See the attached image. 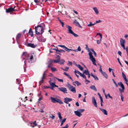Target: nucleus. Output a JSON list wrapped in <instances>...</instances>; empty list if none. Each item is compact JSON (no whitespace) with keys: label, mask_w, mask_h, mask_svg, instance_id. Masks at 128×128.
Masks as SVG:
<instances>
[{"label":"nucleus","mask_w":128,"mask_h":128,"mask_svg":"<svg viewBox=\"0 0 128 128\" xmlns=\"http://www.w3.org/2000/svg\"><path fill=\"white\" fill-rule=\"evenodd\" d=\"M22 58L23 60H25L24 61V64L25 62L28 60L29 62H31L32 60L33 59V56L32 54H28L26 52H24L22 56Z\"/></svg>","instance_id":"obj_1"},{"label":"nucleus","mask_w":128,"mask_h":128,"mask_svg":"<svg viewBox=\"0 0 128 128\" xmlns=\"http://www.w3.org/2000/svg\"><path fill=\"white\" fill-rule=\"evenodd\" d=\"M35 29L36 30V34L40 35L42 33L43 28L40 25H39L37 27H35Z\"/></svg>","instance_id":"obj_2"},{"label":"nucleus","mask_w":128,"mask_h":128,"mask_svg":"<svg viewBox=\"0 0 128 128\" xmlns=\"http://www.w3.org/2000/svg\"><path fill=\"white\" fill-rule=\"evenodd\" d=\"M66 27L67 28H68V33L69 34H71L73 35L75 37H78V35L74 33L72 31V28L71 27L68 25H66Z\"/></svg>","instance_id":"obj_3"},{"label":"nucleus","mask_w":128,"mask_h":128,"mask_svg":"<svg viewBox=\"0 0 128 128\" xmlns=\"http://www.w3.org/2000/svg\"><path fill=\"white\" fill-rule=\"evenodd\" d=\"M50 98L51 100V102L53 103L58 102L60 104H62L63 103V102L60 100H59L52 97H50Z\"/></svg>","instance_id":"obj_4"},{"label":"nucleus","mask_w":128,"mask_h":128,"mask_svg":"<svg viewBox=\"0 0 128 128\" xmlns=\"http://www.w3.org/2000/svg\"><path fill=\"white\" fill-rule=\"evenodd\" d=\"M67 86L70 91L73 93H76V91L75 88L68 83V84Z\"/></svg>","instance_id":"obj_5"},{"label":"nucleus","mask_w":128,"mask_h":128,"mask_svg":"<svg viewBox=\"0 0 128 128\" xmlns=\"http://www.w3.org/2000/svg\"><path fill=\"white\" fill-rule=\"evenodd\" d=\"M59 91L62 92L64 93H67V89L64 87H61L58 88Z\"/></svg>","instance_id":"obj_6"},{"label":"nucleus","mask_w":128,"mask_h":128,"mask_svg":"<svg viewBox=\"0 0 128 128\" xmlns=\"http://www.w3.org/2000/svg\"><path fill=\"white\" fill-rule=\"evenodd\" d=\"M64 102L67 104H68L69 102H70L72 100V99L68 98H64Z\"/></svg>","instance_id":"obj_7"},{"label":"nucleus","mask_w":128,"mask_h":128,"mask_svg":"<svg viewBox=\"0 0 128 128\" xmlns=\"http://www.w3.org/2000/svg\"><path fill=\"white\" fill-rule=\"evenodd\" d=\"M92 100L93 104L95 107H97V106L96 101L94 97L93 96L92 98Z\"/></svg>","instance_id":"obj_8"},{"label":"nucleus","mask_w":128,"mask_h":128,"mask_svg":"<svg viewBox=\"0 0 128 128\" xmlns=\"http://www.w3.org/2000/svg\"><path fill=\"white\" fill-rule=\"evenodd\" d=\"M57 60H53L52 61V62H54V63H59V62L60 61V57L59 56H57Z\"/></svg>","instance_id":"obj_9"},{"label":"nucleus","mask_w":128,"mask_h":128,"mask_svg":"<svg viewBox=\"0 0 128 128\" xmlns=\"http://www.w3.org/2000/svg\"><path fill=\"white\" fill-rule=\"evenodd\" d=\"M90 59L92 61L94 64L95 66H96V61L93 56L90 57Z\"/></svg>","instance_id":"obj_10"},{"label":"nucleus","mask_w":128,"mask_h":128,"mask_svg":"<svg viewBox=\"0 0 128 128\" xmlns=\"http://www.w3.org/2000/svg\"><path fill=\"white\" fill-rule=\"evenodd\" d=\"M43 76L41 78V80L39 82V83L40 84V83L42 82V83H43V82L44 80L46 79V74L45 73V72H44L43 74Z\"/></svg>","instance_id":"obj_11"},{"label":"nucleus","mask_w":128,"mask_h":128,"mask_svg":"<svg viewBox=\"0 0 128 128\" xmlns=\"http://www.w3.org/2000/svg\"><path fill=\"white\" fill-rule=\"evenodd\" d=\"M73 23L76 25L78 26L79 27L82 28V26L80 25L79 22L76 20H74Z\"/></svg>","instance_id":"obj_12"},{"label":"nucleus","mask_w":128,"mask_h":128,"mask_svg":"<svg viewBox=\"0 0 128 128\" xmlns=\"http://www.w3.org/2000/svg\"><path fill=\"white\" fill-rule=\"evenodd\" d=\"M74 113L76 116L78 117H80L82 115L78 110L74 111Z\"/></svg>","instance_id":"obj_13"},{"label":"nucleus","mask_w":128,"mask_h":128,"mask_svg":"<svg viewBox=\"0 0 128 128\" xmlns=\"http://www.w3.org/2000/svg\"><path fill=\"white\" fill-rule=\"evenodd\" d=\"M27 46L32 48H34L37 46V45L32 43H28L27 44Z\"/></svg>","instance_id":"obj_14"},{"label":"nucleus","mask_w":128,"mask_h":128,"mask_svg":"<svg viewBox=\"0 0 128 128\" xmlns=\"http://www.w3.org/2000/svg\"><path fill=\"white\" fill-rule=\"evenodd\" d=\"M38 40L40 42H44L46 40L43 37L40 36L38 38Z\"/></svg>","instance_id":"obj_15"},{"label":"nucleus","mask_w":128,"mask_h":128,"mask_svg":"<svg viewBox=\"0 0 128 128\" xmlns=\"http://www.w3.org/2000/svg\"><path fill=\"white\" fill-rule=\"evenodd\" d=\"M30 126L32 127H34V126L37 125V124L36 123V121L33 122H30Z\"/></svg>","instance_id":"obj_16"},{"label":"nucleus","mask_w":128,"mask_h":128,"mask_svg":"<svg viewBox=\"0 0 128 128\" xmlns=\"http://www.w3.org/2000/svg\"><path fill=\"white\" fill-rule=\"evenodd\" d=\"M13 11H14V8H10L8 9H6V12L7 13H8Z\"/></svg>","instance_id":"obj_17"},{"label":"nucleus","mask_w":128,"mask_h":128,"mask_svg":"<svg viewBox=\"0 0 128 128\" xmlns=\"http://www.w3.org/2000/svg\"><path fill=\"white\" fill-rule=\"evenodd\" d=\"M126 41L122 39V38H120V44L121 46L124 45Z\"/></svg>","instance_id":"obj_18"},{"label":"nucleus","mask_w":128,"mask_h":128,"mask_svg":"<svg viewBox=\"0 0 128 128\" xmlns=\"http://www.w3.org/2000/svg\"><path fill=\"white\" fill-rule=\"evenodd\" d=\"M49 82L50 85L52 87V88H51L53 89V88L54 87L55 84L54 83L52 82L51 80L49 81Z\"/></svg>","instance_id":"obj_19"},{"label":"nucleus","mask_w":128,"mask_h":128,"mask_svg":"<svg viewBox=\"0 0 128 128\" xmlns=\"http://www.w3.org/2000/svg\"><path fill=\"white\" fill-rule=\"evenodd\" d=\"M118 84L119 86H121L122 88V89H125L124 86L122 82H118Z\"/></svg>","instance_id":"obj_20"},{"label":"nucleus","mask_w":128,"mask_h":128,"mask_svg":"<svg viewBox=\"0 0 128 128\" xmlns=\"http://www.w3.org/2000/svg\"><path fill=\"white\" fill-rule=\"evenodd\" d=\"M100 110L103 112V113L105 115H107L108 114V113L106 110L104 109L103 108H100Z\"/></svg>","instance_id":"obj_21"},{"label":"nucleus","mask_w":128,"mask_h":128,"mask_svg":"<svg viewBox=\"0 0 128 128\" xmlns=\"http://www.w3.org/2000/svg\"><path fill=\"white\" fill-rule=\"evenodd\" d=\"M74 83H75V84H76L77 85V86H79L81 84L80 82H78V81H76L74 82H73V84L74 85L76 86V85L75 84H74Z\"/></svg>","instance_id":"obj_22"},{"label":"nucleus","mask_w":128,"mask_h":128,"mask_svg":"<svg viewBox=\"0 0 128 128\" xmlns=\"http://www.w3.org/2000/svg\"><path fill=\"white\" fill-rule=\"evenodd\" d=\"M122 77L124 79V80L126 82H128V80L127 79L126 75L123 72H122Z\"/></svg>","instance_id":"obj_23"},{"label":"nucleus","mask_w":128,"mask_h":128,"mask_svg":"<svg viewBox=\"0 0 128 128\" xmlns=\"http://www.w3.org/2000/svg\"><path fill=\"white\" fill-rule=\"evenodd\" d=\"M90 88L94 90L95 91H97V90L94 85L90 87Z\"/></svg>","instance_id":"obj_24"},{"label":"nucleus","mask_w":128,"mask_h":128,"mask_svg":"<svg viewBox=\"0 0 128 128\" xmlns=\"http://www.w3.org/2000/svg\"><path fill=\"white\" fill-rule=\"evenodd\" d=\"M76 66H77L81 71H82L83 70L84 68L83 67H82L80 64H76Z\"/></svg>","instance_id":"obj_25"},{"label":"nucleus","mask_w":128,"mask_h":128,"mask_svg":"<svg viewBox=\"0 0 128 128\" xmlns=\"http://www.w3.org/2000/svg\"><path fill=\"white\" fill-rule=\"evenodd\" d=\"M93 9L96 14H98V11L97 8L96 7L93 8Z\"/></svg>","instance_id":"obj_26"},{"label":"nucleus","mask_w":128,"mask_h":128,"mask_svg":"<svg viewBox=\"0 0 128 128\" xmlns=\"http://www.w3.org/2000/svg\"><path fill=\"white\" fill-rule=\"evenodd\" d=\"M28 34L31 35L32 37L33 36V32L32 31V29L31 28L30 29L28 32Z\"/></svg>","instance_id":"obj_27"},{"label":"nucleus","mask_w":128,"mask_h":128,"mask_svg":"<svg viewBox=\"0 0 128 128\" xmlns=\"http://www.w3.org/2000/svg\"><path fill=\"white\" fill-rule=\"evenodd\" d=\"M102 75L103 76L105 77L106 78H108V76L106 72H104L102 73Z\"/></svg>","instance_id":"obj_28"},{"label":"nucleus","mask_w":128,"mask_h":128,"mask_svg":"<svg viewBox=\"0 0 128 128\" xmlns=\"http://www.w3.org/2000/svg\"><path fill=\"white\" fill-rule=\"evenodd\" d=\"M64 62L65 61L63 59H61L60 60V59L58 63L60 64H63Z\"/></svg>","instance_id":"obj_29"},{"label":"nucleus","mask_w":128,"mask_h":128,"mask_svg":"<svg viewBox=\"0 0 128 128\" xmlns=\"http://www.w3.org/2000/svg\"><path fill=\"white\" fill-rule=\"evenodd\" d=\"M84 73L86 75H87L90 74V73L88 70H85L84 72Z\"/></svg>","instance_id":"obj_30"},{"label":"nucleus","mask_w":128,"mask_h":128,"mask_svg":"<svg viewBox=\"0 0 128 128\" xmlns=\"http://www.w3.org/2000/svg\"><path fill=\"white\" fill-rule=\"evenodd\" d=\"M80 75L82 77L84 78L85 79L86 78V76L83 74H82L81 73V74H80Z\"/></svg>","instance_id":"obj_31"},{"label":"nucleus","mask_w":128,"mask_h":128,"mask_svg":"<svg viewBox=\"0 0 128 128\" xmlns=\"http://www.w3.org/2000/svg\"><path fill=\"white\" fill-rule=\"evenodd\" d=\"M58 117L60 120H61L62 118V117L61 115V114L60 112H59L58 113Z\"/></svg>","instance_id":"obj_32"},{"label":"nucleus","mask_w":128,"mask_h":128,"mask_svg":"<svg viewBox=\"0 0 128 128\" xmlns=\"http://www.w3.org/2000/svg\"><path fill=\"white\" fill-rule=\"evenodd\" d=\"M66 118H64L62 120V121L61 122V123L60 125V126H62V125L66 121Z\"/></svg>","instance_id":"obj_33"},{"label":"nucleus","mask_w":128,"mask_h":128,"mask_svg":"<svg viewBox=\"0 0 128 128\" xmlns=\"http://www.w3.org/2000/svg\"><path fill=\"white\" fill-rule=\"evenodd\" d=\"M61 68L64 71H67L69 69V68L68 67H66V68L65 69H64L62 68Z\"/></svg>","instance_id":"obj_34"},{"label":"nucleus","mask_w":128,"mask_h":128,"mask_svg":"<svg viewBox=\"0 0 128 128\" xmlns=\"http://www.w3.org/2000/svg\"><path fill=\"white\" fill-rule=\"evenodd\" d=\"M74 73L75 74L78 73L80 75V74L81 73L79 71H78L76 70H75L74 71Z\"/></svg>","instance_id":"obj_35"},{"label":"nucleus","mask_w":128,"mask_h":128,"mask_svg":"<svg viewBox=\"0 0 128 128\" xmlns=\"http://www.w3.org/2000/svg\"><path fill=\"white\" fill-rule=\"evenodd\" d=\"M88 51L89 53L88 54V55L90 56V57H92L93 56L92 55V53L91 52L90 50V51Z\"/></svg>","instance_id":"obj_36"},{"label":"nucleus","mask_w":128,"mask_h":128,"mask_svg":"<svg viewBox=\"0 0 128 128\" xmlns=\"http://www.w3.org/2000/svg\"><path fill=\"white\" fill-rule=\"evenodd\" d=\"M51 69L52 72H54L57 70L56 68H55L51 67Z\"/></svg>","instance_id":"obj_37"},{"label":"nucleus","mask_w":128,"mask_h":128,"mask_svg":"<svg viewBox=\"0 0 128 128\" xmlns=\"http://www.w3.org/2000/svg\"><path fill=\"white\" fill-rule=\"evenodd\" d=\"M124 89H121L120 88H119V90L120 91L121 94H122V93L124 92Z\"/></svg>","instance_id":"obj_38"},{"label":"nucleus","mask_w":128,"mask_h":128,"mask_svg":"<svg viewBox=\"0 0 128 128\" xmlns=\"http://www.w3.org/2000/svg\"><path fill=\"white\" fill-rule=\"evenodd\" d=\"M56 78L60 82H63V79H60L57 78Z\"/></svg>","instance_id":"obj_39"},{"label":"nucleus","mask_w":128,"mask_h":128,"mask_svg":"<svg viewBox=\"0 0 128 128\" xmlns=\"http://www.w3.org/2000/svg\"><path fill=\"white\" fill-rule=\"evenodd\" d=\"M68 62L67 64V65L69 66H72V62H70L69 61H68Z\"/></svg>","instance_id":"obj_40"},{"label":"nucleus","mask_w":128,"mask_h":128,"mask_svg":"<svg viewBox=\"0 0 128 128\" xmlns=\"http://www.w3.org/2000/svg\"><path fill=\"white\" fill-rule=\"evenodd\" d=\"M21 34H18L16 37V38L17 39H18L21 36Z\"/></svg>","instance_id":"obj_41"},{"label":"nucleus","mask_w":128,"mask_h":128,"mask_svg":"<svg viewBox=\"0 0 128 128\" xmlns=\"http://www.w3.org/2000/svg\"><path fill=\"white\" fill-rule=\"evenodd\" d=\"M93 77L94 78V80H98V78L96 76L94 75V76H93Z\"/></svg>","instance_id":"obj_42"},{"label":"nucleus","mask_w":128,"mask_h":128,"mask_svg":"<svg viewBox=\"0 0 128 128\" xmlns=\"http://www.w3.org/2000/svg\"><path fill=\"white\" fill-rule=\"evenodd\" d=\"M90 24L88 25V26L89 27H91V26H93L92 23L91 22H90Z\"/></svg>","instance_id":"obj_43"},{"label":"nucleus","mask_w":128,"mask_h":128,"mask_svg":"<svg viewBox=\"0 0 128 128\" xmlns=\"http://www.w3.org/2000/svg\"><path fill=\"white\" fill-rule=\"evenodd\" d=\"M86 50H88V51H90V49L88 48V45L87 44L86 45Z\"/></svg>","instance_id":"obj_44"},{"label":"nucleus","mask_w":128,"mask_h":128,"mask_svg":"<svg viewBox=\"0 0 128 128\" xmlns=\"http://www.w3.org/2000/svg\"><path fill=\"white\" fill-rule=\"evenodd\" d=\"M100 69L99 70V71L101 72L102 74L104 72L102 71V69L101 68V66L100 65Z\"/></svg>","instance_id":"obj_45"},{"label":"nucleus","mask_w":128,"mask_h":128,"mask_svg":"<svg viewBox=\"0 0 128 128\" xmlns=\"http://www.w3.org/2000/svg\"><path fill=\"white\" fill-rule=\"evenodd\" d=\"M64 49L66 51L68 52H70V49L68 48L66 46L65 48H64Z\"/></svg>","instance_id":"obj_46"},{"label":"nucleus","mask_w":128,"mask_h":128,"mask_svg":"<svg viewBox=\"0 0 128 128\" xmlns=\"http://www.w3.org/2000/svg\"><path fill=\"white\" fill-rule=\"evenodd\" d=\"M64 49L66 51L68 52H70V49L68 48L66 46L65 48H64Z\"/></svg>","instance_id":"obj_47"},{"label":"nucleus","mask_w":128,"mask_h":128,"mask_svg":"<svg viewBox=\"0 0 128 128\" xmlns=\"http://www.w3.org/2000/svg\"><path fill=\"white\" fill-rule=\"evenodd\" d=\"M81 113L84 112V109H81L78 110Z\"/></svg>","instance_id":"obj_48"},{"label":"nucleus","mask_w":128,"mask_h":128,"mask_svg":"<svg viewBox=\"0 0 128 128\" xmlns=\"http://www.w3.org/2000/svg\"><path fill=\"white\" fill-rule=\"evenodd\" d=\"M65 51L64 50H59V52H64Z\"/></svg>","instance_id":"obj_49"},{"label":"nucleus","mask_w":128,"mask_h":128,"mask_svg":"<svg viewBox=\"0 0 128 128\" xmlns=\"http://www.w3.org/2000/svg\"><path fill=\"white\" fill-rule=\"evenodd\" d=\"M120 96H121V99L122 100V101H123L124 97L123 96L122 94H121Z\"/></svg>","instance_id":"obj_50"},{"label":"nucleus","mask_w":128,"mask_h":128,"mask_svg":"<svg viewBox=\"0 0 128 128\" xmlns=\"http://www.w3.org/2000/svg\"><path fill=\"white\" fill-rule=\"evenodd\" d=\"M58 46H60V47H62V48L64 49V48L66 47V46H64V45H58Z\"/></svg>","instance_id":"obj_51"},{"label":"nucleus","mask_w":128,"mask_h":128,"mask_svg":"<svg viewBox=\"0 0 128 128\" xmlns=\"http://www.w3.org/2000/svg\"><path fill=\"white\" fill-rule=\"evenodd\" d=\"M101 22H102V21L101 20H98L96 21V24H97L100 23Z\"/></svg>","instance_id":"obj_52"},{"label":"nucleus","mask_w":128,"mask_h":128,"mask_svg":"<svg viewBox=\"0 0 128 128\" xmlns=\"http://www.w3.org/2000/svg\"><path fill=\"white\" fill-rule=\"evenodd\" d=\"M98 95L99 96V97H100V100H102V96H101L100 95V94L99 93H98Z\"/></svg>","instance_id":"obj_53"},{"label":"nucleus","mask_w":128,"mask_h":128,"mask_svg":"<svg viewBox=\"0 0 128 128\" xmlns=\"http://www.w3.org/2000/svg\"><path fill=\"white\" fill-rule=\"evenodd\" d=\"M67 76L70 79L72 80L73 81V80L72 78L68 74V75H67Z\"/></svg>","instance_id":"obj_54"},{"label":"nucleus","mask_w":128,"mask_h":128,"mask_svg":"<svg viewBox=\"0 0 128 128\" xmlns=\"http://www.w3.org/2000/svg\"><path fill=\"white\" fill-rule=\"evenodd\" d=\"M107 96H108L109 97V98H110L111 99H112V96H111L110 95V94H107Z\"/></svg>","instance_id":"obj_55"},{"label":"nucleus","mask_w":128,"mask_h":128,"mask_svg":"<svg viewBox=\"0 0 128 128\" xmlns=\"http://www.w3.org/2000/svg\"><path fill=\"white\" fill-rule=\"evenodd\" d=\"M77 50H78V51H81V49L80 47V46H79L78 47Z\"/></svg>","instance_id":"obj_56"},{"label":"nucleus","mask_w":128,"mask_h":128,"mask_svg":"<svg viewBox=\"0 0 128 128\" xmlns=\"http://www.w3.org/2000/svg\"><path fill=\"white\" fill-rule=\"evenodd\" d=\"M16 80L17 81V83L18 84H19L20 83V80L19 79H16Z\"/></svg>","instance_id":"obj_57"},{"label":"nucleus","mask_w":128,"mask_h":128,"mask_svg":"<svg viewBox=\"0 0 128 128\" xmlns=\"http://www.w3.org/2000/svg\"><path fill=\"white\" fill-rule=\"evenodd\" d=\"M126 51L127 53V55L128 56V47H126Z\"/></svg>","instance_id":"obj_58"},{"label":"nucleus","mask_w":128,"mask_h":128,"mask_svg":"<svg viewBox=\"0 0 128 128\" xmlns=\"http://www.w3.org/2000/svg\"><path fill=\"white\" fill-rule=\"evenodd\" d=\"M101 42V40H97V43L98 44H100Z\"/></svg>","instance_id":"obj_59"},{"label":"nucleus","mask_w":128,"mask_h":128,"mask_svg":"<svg viewBox=\"0 0 128 128\" xmlns=\"http://www.w3.org/2000/svg\"><path fill=\"white\" fill-rule=\"evenodd\" d=\"M68 124H67L65 126L63 127L62 128H68Z\"/></svg>","instance_id":"obj_60"},{"label":"nucleus","mask_w":128,"mask_h":128,"mask_svg":"<svg viewBox=\"0 0 128 128\" xmlns=\"http://www.w3.org/2000/svg\"><path fill=\"white\" fill-rule=\"evenodd\" d=\"M54 50L56 51V53H57L59 54V50L58 49V48H57V49H54Z\"/></svg>","instance_id":"obj_61"},{"label":"nucleus","mask_w":128,"mask_h":128,"mask_svg":"<svg viewBox=\"0 0 128 128\" xmlns=\"http://www.w3.org/2000/svg\"><path fill=\"white\" fill-rule=\"evenodd\" d=\"M50 117L52 118V119H54L55 117L54 116H50Z\"/></svg>","instance_id":"obj_62"},{"label":"nucleus","mask_w":128,"mask_h":128,"mask_svg":"<svg viewBox=\"0 0 128 128\" xmlns=\"http://www.w3.org/2000/svg\"><path fill=\"white\" fill-rule=\"evenodd\" d=\"M100 101H101V103H100L101 106H103V104H102V102H103V100H100Z\"/></svg>","instance_id":"obj_63"},{"label":"nucleus","mask_w":128,"mask_h":128,"mask_svg":"<svg viewBox=\"0 0 128 128\" xmlns=\"http://www.w3.org/2000/svg\"><path fill=\"white\" fill-rule=\"evenodd\" d=\"M118 54L120 56H121L122 52L120 51H119L118 52Z\"/></svg>","instance_id":"obj_64"}]
</instances>
